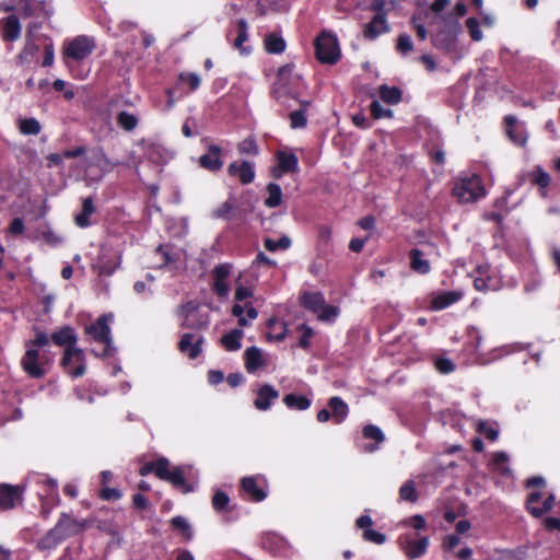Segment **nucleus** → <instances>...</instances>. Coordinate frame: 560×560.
<instances>
[{
    "mask_svg": "<svg viewBox=\"0 0 560 560\" xmlns=\"http://www.w3.org/2000/svg\"><path fill=\"white\" fill-rule=\"evenodd\" d=\"M49 5L50 3L46 0H18L15 7L8 5L4 11L15 10L22 19H33L34 21H31L27 26L26 35H35L34 32L38 27V23L49 18Z\"/></svg>",
    "mask_w": 560,
    "mask_h": 560,
    "instance_id": "1",
    "label": "nucleus"
},
{
    "mask_svg": "<svg viewBox=\"0 0 560 560\" xmlns=\"http://www.w3.org/2000/svg\"><path fill=\"white\" fill-rule=\"evenodd\" d=\"M450 0H434L430 5L424 1H419L417 9L411 18V23L417 31V35H427L425 26L439 20L441 13L448 5Z\"/></svg>",
    "mask_w": 560,
    "mask_h": 560,
    "instance_id": "2",
    "label": "nucleus"
},
{
    "mask_svg": "<svg viewBox=\"0 0 560 560\" xmlns=\"http://www.w3.org/2000/svg\"><path fill=\"white\" fill-rule=\"evenodd\" d=\"M51 363V358L46 350H39L26 347V351L21 359L23 371L32 378H42L45 376Z\"/></svg>",
    "mask_w": 560,
    "mask_h": 560,
    "instance_id": "3",
    "label": "nucleus"
},
{
    "mask_svg": "<svg viewBox=\"0 0 560 560\" xmlns=\"http://www.w3.org/2000/svg\"><path fill=\"white\" fill-rule=\"evenodd\" d=\"M300 84L301 77L293 73V66L284 65L278 70L271 93L277 100L293 96Z\"/></svg>",
    "mask_w": 560,
    "mask_h": 560,
    "instance_id": "4",
    "label": "nucleus"
},
{
    "mask_svg": "<svg viewBox=\"0 0 560 560\" xmlns=\"http://www.w3.org/2000/svg\"><path fill=\"white\" fill-rule=\"evenodd\" d=\"M453 195L460 202H474L486 195L481 178L477 175L460 177L455 182Z\"/></svg>",
    "mask_w": 560,
    "mask_h": 560,
    "instance_id": "5",
    "label": "nucleus"
},
{
    "mask_svg": "<svg viewBox=\"0 0 560 560\" xmlns=\"http://www.w3.org/2000/svg\"><path fill=\"white\" fill-rule=\"evenodd\" d=\"M178 314L182 317L180 327L185 329L201 330L210 324L209 314L201 312L199 303L195 301L180 305Z\"/></svg>",
    "mask_w": 560,
    "mask_h": 560,
    "instance_id": "6",
    "label": "nucleus"
},
{
    "mask_svg": "<svg viewBox=\"0 0 560 560\" xmlns=\"http://www.w3.org/2000/svg\"><path fill=\"white\" fill-rule=\"evenodd\" d=\"M315 56L320 63L336 65L341 58L337 37H315Z\"/></svg>",
    "mask_w": 560,
    "mask_h": 560,
    "instance_id": "7",
    "label": "nucleus"
},
{
    "mask_svg": "<svg viewBox=\"0 0 560 560\" xmlns=\"http://www.w3.org/2000/svg\"><path fill=\"white\" fill-rule=\"evenodd\" d=\"M112 319L109 315H102L97 320L85 327V332L90 335L94 341L103 345L102 355H110L112 353V336L108 322Z\"/></svg>",
    "mask_w": 560,
    "mask_h": 560,
    "instance_id": "8",
    "label": "nucleus"
},
{
    "mask_svg": "<svg viewBox=\"0 0 560 560\" xmlns=\"http://www.w3.org/2000/svg\"><path fill=\"white\" fill-rule=\"evenodd\" d=\"M63 368L68 369V373L77 378L85 373V354L84 351L75 346L67 347L61 359Z\"/></svg>",
    "mask_w": 560,
    "mask_h": 560,
    "instance_id": "9",
    "label": "nucleus"
},
{
    "mask_svg": "<svg viewBox=\"0 0 560 560\" xmlns=\"http://www.w3.org/2000/svg\"><path fill=\"white\" fill-rule=\"evenodd\" d=\"M371 10L375 13L373 19L365 25L363 35H381L389 31L386 21V10L384 0H373Z\"/></svg>",
    "mask_w": 560,
    "mask_h": 560,
    "instance_id": "10",
    "label": "nucleus"
},
{
    "mask_svg": "<svg viewBox=\"0 0 560 560\" xmlns=\"http://www.w3.org/2000/svg\"><path fill=\"white\" fill-rule=\"evenodd\" d=\"M95 48V43L90 37H74L72 40L67 42L65 46V54L67 57L74 60H82L86 58Z\"/></svg>",
    "mask_w": 560,
    "mask_h": 560,
    "instance_id": "11",
    "label": "nucleus"
},
{
    "mask_svg": "<svg viewBox=\"0 0 560 560\" xmlns=\"http://www.w3.org/2000/svg\"><path fill=\"white\" fill-rule=\"evenodd\" d=\"M89 526L86 521H79L71 517L68 513H61L57 524L55 525L56 530L62 539L74 536L81 533Z\"/></svg>",
    "mask_w": 560,
    "mask_h": 560,
    "instance_id": "12",
    "label": "nucleus"
},
{
    "mask_svg": "<svg viewBox=\"0 0 560 560\" xmlns=\"http://www.w3.org/2000/svg\"><path fill=\"white\" fill-rule=\"evenodd\" d=\"M203 340V336L200 334L185 332L178 342V349L182 353L194 360L202 352L201 345Z\"/></svg>",
    "mask_w": 560,
    "mask_h": 560,
    "instance_id": "13",
    "label": "nucleus"
},
{
    "mask_svg": "<svg viewBox=\"0 0 560 560\" xmlns=\"http://www.w3.org/2000/svg\"><path fill=\"white\" fill-rule=\"evenodd\" d=\"M401 549L409 559H417L423 556L429 546L428 537L413 539L408 535H402L398 539Z\"/></svg>",
    "mask_w": 560,
    "mask_h": 560,
    "instance_id": "14",
    "label": "nucleus"
},
{
    "mask_svg": "<svg viewBox=\"0 0 560 560\" xmlns=\"http://www.w3.org/2000/svg\"><path fill=\"white\" fill-rule=\"evenodd\" d=\"M226 171L231 177H237L243 185H248L255 179L254 164L248 161H234L229 164Z\"/></svg>",
    "mask_w": 560,
    "mask_h": 560,
    "instance_id": "15",
    "label": "nucleus"
},
{
    "mask_svg": "<svg viewBox=\"0 0 560 560\" xmlns=\"http://www.w3.org/2000/svg\"><path fill=\"white\" fill-rule=\"evenodd\" d=\"M24 488L20 486L0 485V509H13L22 501Z\"/></svg>",
    "mask_w": 560,
    "mask_h": 560,
    "instance_id": "16",
    "label": "nucleus"
},
{
    "mask_svg": "<svg viewBox=\"0 0 560 560\" xmlns=\"http://www.w3.org/2000/svg\"><path fill=\"white\" fill-rule=\"evenodd\" d=\"M231 269H232V265L220 264L213 270L214 282L212 285V290L220 298L226 296L230 291L228 278L231 273Z\"/></svg>",
    "mask_w": 560,
    "mask_h": 560,
    "instance_id": "17",
    "label": "nucleus"
},
{
    "mask_svg": "<svg viewBox=\"0 0 560 560\" xmlns=\"http://www.w3.org/2000/svg\"><path fill=\"white\" fill-rule=\"evenodd\" d=\"M463 296L464 292L462 290L434 293L430 301V307L433 311H441L460 301Z\"/></svg>",
    "mask_w": 560,
    "mask_h": 560,
    "instance_id": "18",
    "label": "nucleus"
},
{
    "mask_svg": "<svg viewBox=\"0 0 560 560\" xmlns=\"http://www.w3.org/2000/svg\"><path fill=\"white\" fill-rule=\"evenodd\" d=\"M278 168L273 171V176L280 178L285 173H296L299 171V160L293 152L279 151L277 153Z\"/></svg>",
    "mask_w": 560,
    "mask_h": 560,
    "instance_id": "19",
    "label": "nucleus"
},
{
    "mask_svg": "<svg viewBox=\"0 0 560 560\" xmlns=\"http://www.w3.org/2000/svg\"><path fill=\"white\" fill-rule=\"evenodd\" d=\"M221 152L222 150L220 147L211 144L208 149V152L199 158L200 166L210 172L220 171L223 166V162L221 160Z\"/></svg>",
    "mask_w": 560,
    "mask_h": 560,
    "instance_id": "20",
    "label": "nucleus"
},
{
    "mask_svg": "<svg viewBox=\"0 0 560 560\" xmlns=\"http://www.w3.org/2000/svg\"><path fill=\"white\" fill-rule=\"evenodd\" d=\"M433 45L453 59H458L464 55V49L459 46L457 37H433Z\"/></svg>",
    "mask_w": 560,
    "mask_h": 560,
    "instance_id": "21",
    "label": "nucleus"
},
{
    "mask_svg": "<svg viewBox=\"0 0 560 560\" xmlns=\"http://www.w3.org/2000/svg\"><path fill=\"white\" fill-rule=\"evenodd\" d=\"M231 312L233 316L237 317L241 327H248L258 317V311L252 303H245L244 306L236 303L232 306Z\"/></svg>",
    "mask_w": 560,
    "mask_h": 560,
    "instance_id": "22",
    "label": "nucleus"
},
{
    "mask_svg": "<svg viewBox=\"0 0 560 560\" xmlns=\"http://www.w3.org/2000/svg\"><path fill=\"white\" fill-rule=\"evenodd\" d=\"M279 392L269 384L262 385L257 392V398L254 400V406L258 410H268L277 398Z\"/></svg>",
    "mask_w": 560,
    "mask_h": 560,
    "instance_id": "23",
    "label": "nucleus"
},
{
    "mask_svg": "<svg viewBox=\"0 0 560 560\" xmlns=\"http://www.w3.org/2000/svg\"><path fill=\"white\" fill-rule=\"evenodd\" d=\"M260 478L258 477H244L242 479V488L245 493L256 502H260L266 499L267 492L265 488L259 485Z\"/></svg>",
    "mask_w": 560,
    "mask_h": 560,
    "instance_id": "24",
    "label": "nucleus"
},
{
    "mask_svg": "<svg viewBox=\"0 0 560 560\" xmlns=\"http://www.w3.org/2000/svg\"><path fill=\"white\" fill-rule=\"evenodd\" d=\"M245 368L248 373H255L266 365L262 351L258 347H249L244 352Z\"/></svg>",
    "mask_w": 560,
    "mask_h": 560,
    "instance_id": "25",
    "label": "nucleus"
},
{
    "mask_svg": "<svg viewBox=\"0 0 560 560\" xmlns=\"http://www.w3.org/2000/svg\"><path fill=\"white\" fill-rule=\"evenodd\" d=\"M50 339L56 346L66 348L75 346L78 341L77 334L71 326H63L55 330L50 335Z\"/></svg>",
    "mask_w": 560,
    "mask_h": 560,
    "instance_id": "26",
    "label": "nucleus"
},
{
    "mask_svg": "<svg viewBox=\"0 0 560 560\" xmlns=\"http://www.w3.org/2000/svg\"><path fill=\"white\" fill-rule=\"evenodd\" d=\"M528 178L533 185L538 186L540 196L547 197V188L551 183L550 175L541 166L536 165L528 173Z\"/></svg>",
    "mask_w": 560,
    "mask_h": 560,
    "instance_id": "27",
    "label": "nucleus"
},
{
    "mask_svg": "<svg viewBox=\"0 0 560 560\" xmlns=\"http://www.w3.org/2000/svg\"><path fill=\"white\" fill-rule=\"evenodd\" d=\"M95 212L94 207V200L92 197H86L82 201V208L81 211L74 215V222L75 224L81 228L85 229L91 225L90 218Z\"/></svg>",
    "mask_w": 560,
    "mask_h": 560,
    "instance_id": "28",
    "label": "nucleus"
},
{
    "mask_svg": "<svg viewBox=\"0 0 560 560\" xmlns=\"http://www.w3.org/2000/svg\"><path fill=\"white\" fill-rule=\"evenodd\" d=\"M331 409V419L336 424L342 423L349 413L348 405L338 396H334L328 400Z\"/></svg>",
    "mask_w": 560,
    "mask_h": 560,
    "instance_id": "29",
    "label": "nucleus"
},
{
    "mask_svg": "<svg viewBox=\"0 0 560 560\" xmlns=\"http://www.w3.org/2000/svg\"><path fill=\"white\" fill-rule=\"evenodd\" d=\"M267 327L269 331L267 334V339L270 341H282L287 337V324L278 320L276 317H271L267 322Z\"/></svg>",
    "mask_w": 560,
    "mask_h": 560,
    "instance_id": "30",
    "label": "nucleus"
},
{
    "mask_svg": "<svg viewBox=\"0 0 560 560\" xmlns=\"http://www.w3.org/2000/svg\"><path fill=\"white\" fill-rule=\"evenodd\" d=\"M243 336L244 331L242 329L234 328L221 337V345L228 351H237L242 347Z\"/></svg>",
    "mask_w": 560,
    "mask_h": 560,
    "instance_id": "31",
    "label": "nucleus"
},
{
    "mask_svg": "<svg viewBox=\"0 0 560 560\" xmlns=\"http://www.w3.org/2000/svg\"><path fill=\"white\" fill-rule=\"evenodd\" d=\"M410 258V267L413 271L425 275L430 271V262L423 258V253L418 249L413 248L409 253Z\"/></svg>",
    "mask_w": 560,
    "mask_h": 560,
    "instance_id": "32",
    "label": "nucleus"
},
{
    "mask_svg": "<svg viewBox=\"0 0 560 560\" xmlns=\"http://www.w3.org/2000/svg\"><path fill=\"white\" fill-rule=\"evenodd\" d=\"M256 8L260 15L266 14L270 11H287L289 9L288 0H255Z\"/></svg>",
    "mask_w": 560,
    "mask_h": 560,
    "instance_id": "33",
    "label": "nucleus"
},
{
    "mask_svg": "<svg viewBox=\"0 0 560 560\" xmlns=\"http://www.w3.org/2000/svg\"><path fill=\"white\" fill-rule=\"evenodd\" d=\"M490 267L488 265H480L476 268V276L474 278V288L480 292H487L490 289L491 277L489 273Z\"/></svg>",
    "mask_w": 560,
    "mask_h": 560,
    "instance_id": "34",
    "label": "nucleus"
},
{
    "mask_svg": "<svg viewBox=\"0 0 560 560\" xmlns=\"http://www.w3.org/2000/svg\"><path fill=\"white\" fill-rule=\"evenodd\" d=\"M443 26L439 32V35H459L462 33V24L459 23L456 15L445 14L440 18Z\"/></svg>",
    "mask_w": 560,
    "mask_h": 560,
    "instance_id": "35",
    "label": "nucleus"
},
{
    "mask_svg": "<svg viewBox=\"0 0 560 560\" xmlns=\"http://www.w3.org/2000/svg\"><path fill=\"white\" fill-rule=\"evenodd\" d=\"M116 122L122 130L131 132L137 128L139 124V117L136 114L121 110L116 116Z\"/></svg>",
    "mask_w": 560,
    "mask_h": 560,
    "instance_id": "36",
    "label": "nucleus"
},
{
    "mask_svg": "<svg viewBox=\"0 0 560 560\" xmlns=\"http://www.w3.org/2000/svg\"><path fill=\"white\" fill-rule=\"evenodd\" d=\"M303 305L314 313H318L324 307L325 299L319 292H306L302 296Z\"/></svg>",
    "mask_w": 560,
    "mask_h": 560,
    "instance_id": "37",
    "label": "nucleus"
},
{
    "mask_svg": "<svg viewBox=\"0 0 560 560\" xmlns=\"http://www.w3.org/2000/svg\"><path fill=\"white\" fill-rule=\"evenodd\" d=\"M267 197L264 201L268 208H276L282 203V190L276 183H269L266 187Z\"/></svg>",
    "mask_w": 560,
    "mask_h": 560,
    "instance_id": "38",
    "label": "nucleus"
},
{
    "mask_svg": "<svg viewBox=\"0 0 560 560\" xmlns=\"http://www.w3.org/2000/svg\"><path fill=\"white\" fill-rule=\"evenodd\" d=\"M380 97L383 102L389 105H396L401 101V91L396 86H388L387 84H382L378 89Z\"/></svg>",
    "mask_w": 560,
    "mask_h": 560,
    "instance_id": "39",
    "label": "nucleus"
},
{
    "mask_svg": "<svg viewBox=\"0 0 560 560\" xmlns=\"http://www.w3.org/2000/svg\"><path fill=\"white\" fill-rule=\"evenodd\" d=\"M283 402L290 409L306 410L311 407V399L303 395L288 394L283 397Z\"/></svg>",
    "mask_w": 560,
    "mask_h": 560,
    "instance_id": "40",
    "label": "nucleus"
},
{
    "mask_svg": "<svg viewBox=\"0 0 560 560\" xmlns=\"http://www.w3.org/2000/svg\"><path fill=\"white\" fill-rule=\"evenodd\" d=\"M165 480L184 493L191 491V487L188 486L185 480L184 469L182 467H175Z\"/></svg>",
    "mask_w": 560,
    "mask_h": 560,
    "instance_id": "41",
    "label": "nucleus"
},
{
    "mask_svg": "<svg viewBox=\"0 0 560 560\" xmlns=\"http://www.w3.org/2000/svg\"><path fill=\"white\" fill-rule=\"evenodd\" d=\"M20 15L19 13H11L5 19L2 20V35H20L21 33V24H20Z\"/></svg>",
    "mask_w": 560,
    "mask_h": 560,
    "instance_id": "42",
    "label": "nucleus"
},
{
    "mask_svg": "<svg viewBox=\"0 0 560 560\" xmlns=\"http://www.w3.org/2000/svg\"><path fill=\"white\" fill-rule=\"evenodd\" d=\"M63 539L56 530V527L51 528L43 538L37 541V547L40 550H48L55 548Z\"/></svg>",
    "mask_w": 560,
    "mask_h": 560,
    "instance_id": "43",
    "label": "nucleus"
},
{
    "mask_svg": "<svg viewBox=\"0 0 560 560\" xmlns=\"http://www.w3.org/2000/svg\"><path fill=\"white\" fill-rule=\"evenodd\" d=\"M19 129L25 136H36L40 132L42 126L35 118H23L19 121Z\"/></svg>",
    "mask_w": 560,
    "mask_h": 560,
    "instance_id": "44",
    "label": "nucleus"
},
{
    "mask_svg": "<svg viewBox=\"0 0 560 560\" xmlns=\"http://www.w3.org/2000/svg\"><path fill=\"white\" fill-rule=\"evenodd\" d=\"M399 499L415 503L418 500V492L413 480H407L399 489Z\"/></svg>",
    "mask_w": 560,
    "mask_h": 560,
    "instance_id": "45",
    "label": "nucleus"
},
{
    "mask_svg": "<svg viewBox=\"0 0 560 560\" xmlns=\"http://www.w3.org/2000/svg\"><path fill=\"white\" fill-rule=\"evenodd\" d=\"M264 246L269 252H276V250H285L290 248L291 246V240L289 236L283 235L279 240H272V238H265Z\"/></svg>",
    "mask_w": 560,
    "mask_h": 560,
    "instance_id": "46",
    "label": "nucleus"
},
{
    "mask_svg": "<svg viewBox=\"0 0 560 560\" xmlns=\"http://www.w3.org/2000/svg\"><path fill=\"white\" fill-rule=\"evenodd\" d=\"M264 44L269 54H281L287 46L283 37H265Z\"/></svg>",
    "mask_w": 560,
    "mask_h": 560,
    "instance_id": "47",
    "label": "nucleus"
},
{
    "mask_svg": "<svg viewBox=\"0 0 560 560\" xmlns=\"http://www.w3.org/2000/svg\"><path fill=\"white\" fill-rule=\"evenodd\" d=\"M173 529L179 530L186 539H191L192 530L188 521L183 516H175L171 521Z\"/></svg>",
    "mask_w": 560,
    "mask_h": 560,
    "instance_id": "48",
    "label": "nucleus"
},
{
    "mask_svg": "<svg viewBox=\"0 0 560 560\" xmlns=\"http://www.w3.org/2000/svg\"><path fill=\"white\" fill-rule=\"evenodd\" d=\"M231 45L234 49L238 50L240 55L243 57L249 56L254 48L249 42V37H234Z\"/></svg>",
    "mask_w": 560,
    "mask_h": 560,
    "instance_id": "49",
    "label": "nucleus"
},
{
    "mask_svg": "<svg viewBox=\"0 0 560 560\" xmlns=\"http://www.w3.org/2000/svg\"><path fill=\"white\" fill-rule=\"evenodd\" d=\"M477 430L479 433L483 434L490 441H495L499 436V429L495 423L480 421L478 423Z\"/></svg>",
    "mask_w": 560,
    "mask_h": 560,
    "instance_id": "50",
    "label": "nucleus"
},
{
    "mask_svg": "<svg viewBox=\"0 0 560 560\" xmlns=\"http://www.w3.org/2000/svg\"><path fill=\"white\" fill-rule=\"evenodd\" d=\"M237 149L241 154L256 156L259 153L258 145L254 138L244 139L238 143Z\"/></svg>",
    "mask_w": 560,
    "mask_h": 560,
    "instance_id": "51",
    "label": "nucleus"
},
{
    "mask_svg": "<svg viewBox=\"0 0 560 560\" xmlns=\"http://www.w3.org/2000/svg\"><path fill=\"white\" fill-rule=\"evenodd\" d=\"M153 465L155 476L162 480H165L172 471L170 470V462L165 457H161Z\"/></svg>",
    "mask_w": 560,
    "mask_h": 560,
    "instance_id": "52",
    "label": "nucleus"
},
{
    "mask_svg": "<svg viewBox=\"0 0 560 560\" xmlns=\"http://www.w3.org/2000/svg\"><path fill=\"white\" fill-rule=\"evenodd\" d=\"M371 115L374 119H381V118H390L393 116V110L389 108H385L381 105V103L376 100H374L371 105Z\"/></svg>",
    "mask_w": 560,
    "mask_h": 560,
    "instance_id": "53",
    "label": "nucleus"
},
{
    "mask_svg": "<svg viewBox=\"0 0 560 560\" xmlns=\"http://www.w3.org/2000/svg\"><path fill=\"white\" fill-rule=\"evenodd\" d=\"M229 495L221 490H218L212 497V506L218 512L225 511L229 505Z\"/></svg>",
    "mask_w": 560,
    "mask_h": 560,
    "instance_id": "54",
    "label": "nucleus"
},
{
    "mask_svg": "<svg viewBox=\"0 0 560 560\" xmlns=\"http://www.w3.org/2000/svg\"><path fill=\"white\" fill-rule=\"evenodd\" d=\"M363 436L374 440L377 444L382 443L385 439L382 430L374 424H368L363 428Z\"/></svg>",
    "mask_w": 560,
    "mask_h": 560,
    "instance_id": "55",
    "label": "nucleus"
},
{
    "mask_svg": "<svg viewBox=\"0 0 560 560\" xmlns=\"http://www.w3.org/2000/svg\"><path fill=\"white\" fill-rule=\"evenodd\" d=\"M50 337L44 331L37 330L36 336L33 340L26 341L25 347H31L35 349H42L49 343Z\"/></svg>",
    "mask_w": 560,
    "mask_h": 560,
    "instance_id": "56",
    "label": "nucleus"
},
{
    "mask_svg": "<svg viewBox=\"0 0 560 560\" xmlns=\"http://www.w3.org/2000/svg\"><path fill=\"white\" fill-rule=\"evenodd\" d=\"M555 504V495L549 494L541 506H533L530 508V514L535 517H540L544 513L550 511Z\"/></svg>",
    "mask_w": 560,
    "mask_h": 560,
    "instance_id": "57",
    "label": "nucleus"
},
{
    "mask_svg": "<svg viewBox=\"0 0 560 560\" xmlns=\"http://www.w3.org/2000/svg\"><path fill=\"white\" fill-rule=\"evenodd\" d=\"M307 119L305 109H298L290 114V124L293 129L306 126Z\"/></svg>",
    "mask_w": 560,
    "mask_h": 560,
    "instance_id": "58",
    "label": "nucleus"
},
{
    "mask_svg": "<svg viewBox=\"0 0 560 560\" xmlns=\"http://www.w3.org/2000/svg\"><path fill=\"white\" fill-rule=\"evenodd\" d=\"M234 205L232 202L224 201L217 209L212 211V217L215 219H228L231 211L233 210Z\"/></svg>",
    "mask_w": 560,
    "mask_h": 560,
    "instance_id": "59",
    "label": "nucleus"
},
{
    "mask_svg": "<svg viewBox=\"0 0 560 560\" xmlns=\"http://www.w3.org/2000/svg\"><path fill=\"white\" fill-rule=\"evenodd\" d=\"M362 537L364 540L371 541V542H374L377 545H382L386 540V536L384 534L373 530L371 528L363 530Z\"/></svg>",
    "mask_w": 560,
    "mask_h": 560,
    "instance_id": "60",
    "label": "nucleus"
},
{
    "mask_svg": "<svg viewBox=\"0 0 560 560\" xmlns=\"http://www.w3.org/2000/svg\"><path fill=\"white\" fill-rule=\"evenodd\" d=\"M179 79L183 82H187L191 91H196L200 85V78L197 73L190 72V73H182L179 75Z\"/></svg>",
    "mask_w": 560,
    "mask_h": 560,
    "instance_id": "61",
    "label": "nucleus"
},
{
    "mask_svg": "<svg viewBox=\"0 0 560 560\" xmlns=\"http://www.w3.org/2000/svg\"><path fill=\"white\" fill-rule=\"evenodd\" d=\"M301 329L303 330V334L299 339V346L306 349L310 347V341L313 337V329L307 325H301Z\"/></svg>",
    "mask_w": 560,
    "mask_h": 560,
    "instance_id": "62",
    "label": "nucleus"
},
{
    "mask_svg": "<svg viewBox=\"0 0 560 560\" xmlns=\"http://www.w3.org/2000/svg\"><path fill=\"white\" fill-rule=\"evenodd\" d=\"M338 313L337 307L324 304V307L319 311L318 317L323 320H329L337 317Z\"/></svg>",
    "mask_w": 560,
    "mask_h": 560,
    "instance_id": "63",
    "label": "nucleus"
},
{
    "mask_svg": "<svg viewBox=\"0 0 560 560\" xmlns=\"http://www.w3.org/2000/svg\"><path fill=\"white\" fill-rule=\"evenodd\" d=\"M352 122L355 127L362 129H368L371 127L369 118L362 112L352 116Z\"/></svg>",
    "mask_w": 560,
    "mask_h": 560,
    "instance_id": "64",
    "label": "nucleus"
}]
</instances>
